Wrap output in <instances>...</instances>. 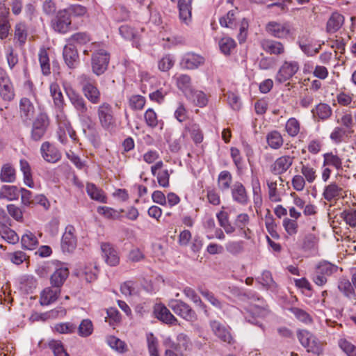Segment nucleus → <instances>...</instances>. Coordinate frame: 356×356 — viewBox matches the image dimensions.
<instances>
[{
    "instance_id": "8fccbe9b",
    "label": "nucleus",
    "mask_w": 356,
    "mask_h": 356,
    "mask_svg": "<svg viewBox=\"0 0 356 356\" xmlns=\"http://www.w3.org/2000/svg\"><path fill=\"white\" fill-rule=\"evenodd\" d=\"M106 341L111 348L119 353H124L127 351V345L125 343L114 336L108 337Z\"/></svg>"
},
{
    "instance_id": "dca6fc26",
    "label": "nucleus",
    "mask_w": 356,
    "mask_h": 356,
    "mask_svg": "<svg viewBox=\"0 0 356 356\" xmlns=\"http://www.w3.org/2000/svg\"><path fill=\"white\" fill-rule=\"evenodd\" d=\"M40 152L42 158L49 163H56L61 158L58 149L49 142H44L42 144Z\"/></svg>"
},
{
    "instance_id": "c756f323",
    "label": "nucleus",
    "mask_w": 356,
    "mask_h": 356,
    "mask_svg": "<svg viewBox=\"0 0 356 356\" xmlns=\"http://www.w3.org/2000/svg\"><path fill=\"white\" fill-rule=\"evenodd\" d=\"M19 191L17 186L11 185H3L0 188V199L8 201L17 200L19 197Z\"/></svg>"
},
{
    "instance_id": "4468645a",
    "label": "nucleus",
    "mask_w": 356,
    "mask_h": 356,
    "mask_svg": "<svg viewBox=\"0 0 356 356\" xmlns=\"http://www.w3.org/2000/svg\"><path fill=\"white\" fill-rule=\"evenodd\" d=\"M210 326L213 334L222 341L232 343L234 339L230 333L229 329L218 321H211Z\"/></svg>"
},
{
    "instance_id": "f03ea898",
    "label": "nucleus",
    "mask_w": 356,
    "mask_h": 356,
    "mask_svg": "<svg viewBox=\"0 0 356 356\" xmlns=\"http://www.w3.org/2000/svg\"><path fill=\"white\" fill-rule=\"evenodd\" d=\"M64 88L70 103L78 113L79 119L83 122L91 121L90 116L88 115V109L84 99L70 87L64 85Z\"/></svg>"
},
{
    "instance_id": "ddd939ff",
    "label": "nucleus",
    "mask_w": 356,
    "mask_h": 356,
    "mask_svg": "<svg viewBox=\"0 0 356 356\" xmlns=\"http://www.w3.org/2000/svg\"><path fill=\"white\" fill-rule=\"evenodd\" d=\"M76 247V238L74 236V228L72 226H67L63 235L61 241V248L65 252H72Z\"/></svg>"
},
{
    "instance_id": "f257e3e1",
    "label": "nucleus",
    "mask_w": 356,
    "mask_h": 356,
    "mask_svg": "<svg viewBox=\"0 0 356 356\" xmlns=\"http://www.w3.org/2000/svg\"><path fill=\"white\" fill-rule=\"evenodd\" d=\"M266 32L271 37L278 39H294V29L289 22L270 21L265 26Z\"/></svg>"
},
{
    "instance_id": "9b49d317",
    "label": "nucleus",
    "mask_w": 356,
    "mask_h": 356,
    "mask_svg": "<svg viewBox=\"0 0 356 356\" xmlns=\"http://www.w3.org/2000/svg\"><path fill=\"white\" fill-rule=\"evenodd\" d=\"M261 49L268 54L280 56L285 53V47L282 42L273 39H263L260 42Z\"/></svg>"
},
{
    "instance_id": "b1692460",
    "label": "nucleus",
    "mask_w": 356,
    "mask_h": 356,
    "mask_svg": "<svg viewBox=\"0 0 356 356\" xmlns=\"http://www.w3.org/2000/svg\"><path fill=\"white\" fill-rule=\"evenodd\" d=\"M154 313L158 319L168 323L174 324L177 322L176 318L170 313L169 309L161 304H158L154 307Z\"/></svg>"
},
{
    "instance_id": "f704fd0d",
    "label": "nucleus",
    "mask_w": 356,
    "mask_h": 356,
    "mask_svg": "<svg viewBox=\"0 0 356 356\" xmlns=\"http://www.w3.org/2000/svg\"><path fill=\"white\" fill-rule=\"evenodd\" d=\"M86 192L90 197L95 201L100 202H106V197L102 190L97 188L94 184H87Z\"/></svg>"
},
{
    "instance_id": "39448f33",
    "label": "nucleus",
    "mask_w": 356,
    "mask_h": 356,
    "mask_svg": "<svg viewBox=\"0 0 356 356\" xmlns=\"http://www.w3.org/2000/svg\"><path fill=\"white\" fill-rule=\"evenodd\" d=\"M110 56L104 49H99L92 56L91 65L94 74L99 76L104 73L108 67Z\"/></svg>"
},
{
    "instance_id": "6ab92c4d",
    "label": "nucleus",
    "mask_w": 356,
    "mask_h": 356,
    "mask_svg": "<svg viewBox=\"0 0 356 356\" xmlns=\"http://www.w3.org/2000/svg\"><path fill=\"white\" fill-rule=\"evenodd\" d=\"M204 63V58L193 53L186 54L181 59V65L188 70H194Z\"/></svg>"
},
{
    "instance_id": "0e129e2a",
    "label": "nucleus",
    "mask_w": 356,
    "mask_h": 356,
    "mask_svg": "<svg viewBox=\"0 0 356 356\" xmlns=\"http://www.w3.org/2000/svg\"><path fill=\"white\" fill-rule=\"evenodd\" d=\"M68 41L70 43L84 44L90 41V37L87 33L79 32L71 35Z\"/></svg>"
},
{
    "instance_id": "13d9d810",
    "label": "nucleus",
    "mask_w": 356,
    "mask_h": 356,
    "mask_svg": "<svg viewBox=\"0 0 356 356\" xmlns=\"http://www.w3.org/2000/svg\"><path fill=\"white\" fill-rule=\"evenodd\" d=\"M15 37L21 44L26 42L27 38V29L24 23L17 24L15 28Z\"/></svg>"
},
{
    "instance_id": "423d86ee",
    "label": "nucleus",
    "mask_w": 356,
    "mask_h": 356,
    "mask_svg": "<svg viewBox=\"0 0 356 356\" xmlns=\"http://www.w3.org/2000/svg\"><path fill=\"white\" fill-rule=\"evenodd\" d=\"M97 116L101 126L104 129L110 130L114 127L113 111L109 104L104 102L98 106Z\"/></svg>"
},
{
    "instance_id": "338daca9",
    "label": "nucleus",
    "mask_w": 356,
    "mask_h": 356,
    "mask_svg": "<svg viewBox=\"0 0 356 356\" xmlns=\"http://www.w3.org/2000/svg\"><path fill=\"white\" fill-rule=\"evenodd\" d=\"M184 295L189 298L191 301H193L195 304H196L197 306L204 308L205 305L201 300L199 296L196 293V292L190 287H186L184 289Z\"/></svg>"
},
{
    "instance_id": "603ef678",
    "label": "nucleus",
    "mask_w": 356,
    "mask_h": 356,
    "mask_svg": "<svg viewBox=\"0 0 356 356\" xmlns=\"http://www.w3.org/2000/svg\"><path fill=\"white\" fill-rule=\"evenodd\" d=\"M236 46L235 41L229 37L222 38L219 41V47L224 54H229Z\"/></svg>"
},
{
    "instance_id": "a878e982",
    "label": "nucleus",
    "mask_w": 356,
    "mask_h": 356,
    "mask_svg": "<svg viewBox=\"0 0 356 356\" xmlns=\"http://www.w3.org/2000/svg\"><path fill=\"white\" fill-rule=\"evenodd\" d=\"M192 1L179 0L178 2L180 19L186 24H188L191 22Z\"/></svg>"
},
{
    "instance_id": "4c0bfd02",
    "label": "nucleus",
    "mask_w": 356,
    "mask_h": 356,
    "mask_svg": "<svg viewBox=\"0 0 356 356\" xmlns=\"http://www.w3.org/2000/svg\"><path fill=\"white\" fill-rule=\"evenodd\" d=\"M38 60L40 65L42 72L44 75H48L51 73L49 58L47 50L41 48L38 52Z\"/></svg>"
},
{
    "instance_id": "864d4df0",
    "label": "nucleus",
    "mask_w": 356,
    "mask_h": 356,
    "mask_svg": "<svg viewBox=\"0 0 356 356\" xmlns=\"http://www.w3.org/2000/svg\"><path fill=\"white\" fill-rule=\"evenodd\" d=\"M48 346L52 350L54 356H69L60 341L51 340L49 342Z\"/></svg>"
},
{
    "instance_id": "aec40b11",
    "label": "nucleus",
    "mask_w": 356,
    "mask_h": 356,
    "mask_svg": "<svg viewBox=\"0 0 356 356\" xmlns=\"http://www.w3.org/2000/svg\"><path fill=\"white\" fill-rule=\"evenodd\" d=\"M164 344L166 346L174 348L179 351L186 350L191 346L189 337L184 333H180L177 337V343H175L171 339L168 338L165 340Z\"/></svg>"
},
{
    "instance_id": "5701e85b",
    "label": "nucleus",
    "mask_w": 356,
    "mask_h": 356,
    "mask_svg": "<svg viewBox=\"0 0 356 356\" xmlns=\"http://www.w3.org/2000/svg\"><path fill=\"white\" fill-rule=\"evenodd\" d=\"M233 200L238 204L245 205L248 202V195L245 186L241 182H236L232 188Z\"/></svg>"
},
{
    "instance_id": "a18cd8bd",
    "label": "nucleus",
    "mask_w": 356,
    "mask_h": 356,
    "mask_svg": "<svg viewBox=\"0 0 356 356\" xmlns=\"http://www.w3.org/2000/svg\"><path fill=\"white\" fill-rule=\"evenodd\" d=\"M49 89L54 104L58 106H62L64 99L59 85L55 82L52 83L50 85Z\"/></svg>"
},
{
    "instance_id": "2eb2a0df",
    "label": "nucleus",
    "mask_w": 356,
    "mask_h": 356,
    "mask_svg": "<svg viewBox=\"0 0 356 356\" xmlns=\"http://www.w3.org/2000/svg\"><path fill=\"white\" fill-rule=\"evenodd\" d=\"M19 115L24 122H30L35 112L33 102L27 97H22L19 102Z\"/></svg>"
},
{
    "instance_id": "473e14b6",
    "label": "nucleus",
    "mask_w": 356,
    "mask_h": 356,
    "mask_svg": "<svg viewBox=\"0 0 356 356\" xmlns=\"http://www.w3.org/2000/svg\"><path fill=\"white\" fill-rule=\"evenodd\" d=\"M21 243L24 248L30 250H35L38 245V238L30 231H26L22 235Z\"/></svg>"
},
{
    "instance_id": "e2e57ef3",
    "label": "nucleus",
    "mask_w": 356,
    "mask_h": 356,
    "mask_svg": "<svg viewBox=\"0 0 356 356\" xmlns=\"http://www.w3.org/2000/svg\"><path fill=\"white\" fill-rule=\"evenodd\" d=\"M97 212L108 219H118L120 218V212L107 207H99Z\"/></svg>"
},
{
    "instance_id": "c9c22d12",
    "label": "nucleus",
    "mask_w": 356,
    "mask_h": 356,
    "mask_svg": "<svg viewBox=\"0 0 356 356\" xmlns=\"http://www.w3.org/2000/svg\"><path fill=\"white\" fill-rule=\"evenodd\" d=\"M20 170L24 175V182L29 188L34 187V182L32 179L31 169L29 163L26 160L22 159L19 162Z\"/></svg>"
},
{
    "instance_id": "680f3d73",
    "label": "nucleus",
    "mask_w": 356,
    "mask_h": 356,
    "mask_svg": "<svg viewBox=\"0 0 356 356\" xmlns=\"http://www.w3.org/2000/svg\"><path fill=\"white\" fill-rule=\"evenodd\" d=\"M148 350L150 356H160L158 351V340L152 333L147 335Z\"/></svg>"
},
{
    "instance_id": "3c124183",
    "label": "nucleus",
    "mask_w": 356,
    "mask_h": 356,
    "mask_svg": "<svg viewBox=\"0 0 356 356\" xmlns=\"http://www.w3.org/2000/svg\"><path fill=\"white\" fill-rule=\"evenodd\" d=\"M301 173L302 176L309 183H313L316 178V169L309 164L302 165Z\"/></svg>"
},
{
    "instance_id": "5fc2aeb1",
    "label": "nucleus",
    "mask_w": 356,
    "mask_h": 356,
    "mask_svg": "<svg viewBox=\"0 0 356 356\" xmlns=\"http://www.w3.org/2000/svg\"><path fill=\"white\" fill-rule=\"evenodd\" d=\"M338 122L344 127V129L346 131H348V134H351L354 132L353 128L354 127L355 123L353 121V116L350 113H344L341 118V119L338 120Z\"/></svg>"
},
{
    "instance_id": "6e6d98bb",
    "label": "nucleus",
    "mask_w": 356,
    "mask_h": 356,
    "mask_svg": "<svg viewBox=\"0 0 356 356\" xmlns=\"http://www.w3.org/2000/svg\"><path fill=\"white\" fill-rule=\"evenodd\" d=\"M349 134L342 127H335L330 134V139L336 144L341 143Z\"/></svg>"
},
{
    "instance_id": "cd10ccee",
    "label": "nucleus",
    "mask_w": 356,
    "mask_h": 356,
    "mask_svg": "<svg viewBox=\"0 0 356 356\" xmlns=\"http://www.w3.org/2000/svg\"><path fill=\"white\" fill-rule=\"evenodd\" d=\"M177 88L181 90L185 96H188L193 88L191 87V79L186 74H178L174 76Z\"/></svg>"
},
{
    "instance_id": "f3484780",
    "label": "nucleus",
    "mask_w": 356,
    "mask_h": 356,
    "mask_svg": "<svg viewBox=\"0 0 356 356\" xmlns=\"http://www.w3.org/2000/svg\"><path fill=\"white\" fill-rule=\"evenodd\" d=\"M293 156L289 155L277 158L271 165V171L276 175H280L288 170L293 162Z\"/></svg>"
},
{
    "instance_id": "79ce46f5",
    "label": "nucleus",
    "mask_w": 356,
    "mask_h": 356,
    "mask_svg": "<svg viewBox=\"0 0 356 356\" xmlns=\"http://www.w3.org/2000/svg\"><path fill=\"white\" fill-rule=\"evenodd\" d=\"M68 137L72 139L73 143L78 141L76 132L70 125L66 126L64 129H60L58 132V139L62 144L65 145L67 143Z\"/></svg>"
},
{
    "instance_id": "c03bdc74",
    "label": "nucleus",
    "mask_w": 356,
    "mask_h": 356,
    "mask_svg": "<svg viewBox=\"0 0 356 356\" xmlns=\"http://www.w3.org/2000/svg\"><path fill=\"white\" fill-rule=\"evenodd\" d=\"M2 83L3 86H0V96L5 101H11L15 96L13 84L10 80Z\"/></svg>"
},
{
    "instance_id": "0eeeda50",
    "label": "nucleus",
    "mask_w": 356,
    "mask_h": 356,
    "mask_svg": "<svg viewBox=\"0 0 356 356\" xmlns=\"http://www.w3.org/2000/svg\"><path fill=\"white\" fill-rule=\"evenodd\" d=\"M168 306L177 315L186 321H194L197 318L195 311L188 304L181 300H171Z\"/></svg>"
},
{
    "instance_id": "6e6552de",
    "label": "nucleus",
    "mask_w": 356,
    "mask_h": 356,
    "mask_svg": "<svg viewBox=\"0 0 356 356\" xmlns=\"http://www.w3.org/2000/svg\"><path fill=\"white\" fill-rule=\"evenodd\" d=\"M48 126L49 118L47 114L44 113H39L33 122L31 138L35 141L41 140L46 133Z\"/></svg>"
},
{
    "instance_id": "052dcab7",
    "label": "nucleus",
    "mask_w": 356,
    "mask_h": 356,
    "mask_svg": "<svg viewBox=\"0 0 356 356\" xmlns=\"http://www.w3.org/2000/svg\"><path fill=\"white\" fill-rule=\"evenodd\" d=\"M337 267L330 262L322 261L316 267L318 273H322L325 277L329 276L337 271Z\"/></svg>"
},
{
    "instance_id": "393cba45",
    "label": "nucleus",
    "mask_w": 356,
    "mask_h": 356,
    "mask_svg": "<svg viewBox=\"0 0 356 356\" xmlns=\"http://www.w3.org/2000/svg\"><path fill=\"white\" fill-rule=\"evenodd\" d=\"M318 237L313 234H307L302 241V249L309 254H315L318 250Z\"/></svg>"
},
{
    "instance_id": "09e8293b",
    "label": "nucleus",
    "mask_w": 356,
    "mask_h": 356,
    "mask_svg": "<svg viewBox=\"0 0 356 356\" xmlns=\"http://www.w3.org/2000/svg\"><path fill=\"white\" fill-rule=\"evenodd\" d=\"M300 122L295 118H291L287 120L285 130L290 136H296L300 132Z\"/></svg>"
},
{
    "instance_id": "de8ad7c7",
    "label": "nucleus",
    "mask_w": 356,
    "mask_h": 356,
    "mask_svg": "<svg viewBox=\"0 0 356 356\" xmlns=\"http://www.w3.org/2000/svg\"><path fill=\"white\" fill-rule=\"evenodd\" d=\"M93 325L90 319H83L78 327V334L82 337H87L92 334Z\"/></svg>"
},
{
    "instance_id": "e433bc0d",
    "label": "nucleus",
    "mask_w": 356,
    "mask_h": 356,
    "mask_svg": "<svg viewBox=\"0 0 356 356\" xmlns=\"http://www.w3.org/2000/svg\"><path fill=\"white\" fill-rule=\"evenodd\" d=\"M186 97L192 100L199 107L205 106L208 102L207 95L201 90L193 89L191 93L188 96H186Z\"/></svg>"
},
{
    "instance_id": "72a5a7b5",
    "label": "nucleus",
    "mask_w": 356,
    "mask_h": 356,
    "mask_svg": "<svg viewBox=\"0 0 356 356\" xmlns=\"http://www.w3.org/2000/svg\"><path fill=\"white\" fill-rule=\"evenodd\" d=\"M323 165L332 166L336 170H342V159L332 152H327L323 154Z\"/></svg>"
},
{
    "instance_id": "2f4dec72",
    "label": "nucleus",
    "mask_w": 356,
    "mask_h": 356,
    "mask_svg": "<svg viewBox=\"0 0 356 356\" xmlns=\"http://www.w3.org/2000/svg\"><path fill=\"white\" fill-rule=\"evenodd\" d=\"M344 17L338 13H334L327 22V31L330 33H335L343 25Z\"/></svg>"
},
{
    "instance_id": "f8f14e48",
    "label": "nucleus",
    "mask_w": 356,
    "mask_h": 356,
    "mask_svg": "<svg viewBox=\"0 0 356 356\" xmlns=\"http://www.w3.org/2000/svg\"><path fill=\"white\" fill-rule=\"evenodd\" d=\"M102 257L110 266H116L120 264V256L117 250L110 243H104L101 245Z\"/></svg>"
},
{
    "instance_id": "bf43d9fd",
    "label": "nucleus",
    "mask_w": 356,
    "mask_h": 356,
    "mask_svg": "<svg viewBox=\"0 0 356 356\" xmlns=\"http://www.w3.org/2000/svg\"><path fill=\"white\" fill-rule=\"evenodd\" d=\"M282 225L289 235L293 236L298 232V225L296 220L285 218L283 220Z\"/></svg>"
},
{
    "instance_id": "c85d7f7f",
    "label": "nucleus",
    "mask_w": 356,
    "mask_h": 356,
    "mask_svg": "<svg viewBox=\"0 0 356 356\" xmlns=\"http://www.w3.org/2000/svg\"><path fill=\"white\" fill-rule=\"evenodd\" d=\"M63 55L67 66L70 68L74 67L78 58V53L72 44L70 43L65 46Z\"/></svg>"
},
{
    "instance_id": "4be33fe9",
    "label": "nucleus",
    "mask_w": 356,
    "mask_h": 356,
    "mask_svg": "<svg viewBox=\"0 0 356 356\" xmlns=\"http://www.w3.org/2000/svg\"><path fill=\"white\" fill-rule=\"evenodd\" d=\"M284 180L280 177L275 179H269L267 180V186L268 189V198L271 202H281L282 197L277 191V186L282 185Z\"/></svg>"
},
{
    "instance_id": "bb28decb",
    "label": "nucleus",
    "mask_w": 356,
    "mask_h": 356,
    "mask_svg": "<svg viewBox=\"0 0 356 356\" xmlns=\"http://www.w3.org/2000/svg\"><path fill=\"white\" fill-rule=\"evenodd\" d=\"M60 289L45 288L40 294V302L42 305H48L55 302L60 295Z\"/></svg>"
},
{
    "instance_id": "7c9ffc66",
    "label": "nucleus",
    "mask_w": 356,
    "mask_h": 356,
    "mask_svg": "<svg viewBox=\"0 0 356 356\" xmlns=\"http://www.w3.org/2000/svg\"><path fill=\"white\" fill-rule=\"evenodd\" d=\"M312 113L314 118L324 120L331 116L332 109L328 104L320 103L312 110Z\"/></svg>"
},
{
    "instance_id": "69168bd1",
    "label": "nucleus",
    "mask_w": 356,
    "mask_h": 356,
    "mask_svg": "<svg viewBox=\"0 0 356 356\" xmlns=\"http://www.w3.org/2000/svg\"><path fill=\"white\" fill-rule=\"evenodd\" d=\"M338 288L346 297L349 298L353 297L355 295L353 286L348 280H341L339 283Z\"/></svg>"
},
{
    "instance_id": "7ed1b4c3",
    "label": "nucleus",
    "mask_w": 356,
    "mask_h": 356,
    "mask_svg": "<svg viewBox=\"0 0 356 356\" xmlns=\"http://www.w3.org/2000/svg\"><path fill=\"white\" fill-rule=\"evenodd\" d=\"M297 337L301 345L307 348V352L318 355L323 353V343L309 331L306 330H299L297 333Z\"/></svg>"
},
{
    "instance_id": "a19ab883",
    "label": "nucleus",
    "mask_w": 356,
    "mask_h": 356,
    "mask_svg": "<svg viewBox=\"0 0 356 356\" xmlns=\"http://www.w3.org/2000/svg\"><path fill=\"white\" fill-rule=\"evenodd\" d=\"M266 140L268 145L272 149H279L282 147L284 143L282 135L277 131H273L268 134Z\"/></svg>"
},
{
    "instance_id": "37998d69",
    "label": "nucleus",
    "mask_w": 356,
    "mask_h": 356,
    "mask_svg": "<svg viewBox=\"0 0 356 356\" xmlns=\"http://www.w3.org/2000/svg\"><path fill=\"white\" fill-rule=\"evenodd\" d=\"M186 129L190 132L191 136L195 143H200L202 142L203 134L198 124L190 122L186 127Z\"/></svg>"
},
{
    "instance_id": "774afa93",
    "label": "nucleus",
    "mask_w": 356,
    "mask_h": 356,
    "mask_svg": "<svg viewBox=\"0 0 356 356\" xmlns=\"http://www.w3.org/2000/svg\"><path fill=\"white\" fill-rule=\"evenodd\" d=\"M174 60L170 55L163 56L158 63V67L162 72L170 70L174 65Z\"/></svg>"
},
{
    "instance_id": "58836bf2",
    "label": "nucleus",
    "mask_w": 356,
    "mask_h": 356,
    "mask_svg": "<svg viewBox=\"0 0 356 356\" xmlns=\"http://www.w3.org/2000/svg\"><path fill=\"white\" fill-rule=\"evenodd\" d=\"M0 179L3 182H14L16 179L15 170L10 164H4L1 169Z\"/></svg>"
},
{
    "instance_id": "49530a36",
    "label": "nucleus",
    "mask_w": 356,
    "mask_h": 356,
    "mask_svg": "<svg viewBox=\"0 0 356 356\" xmlns=\"http://www.w3.org/2000/svg\"><path fill=\"white\" fill-rule=\"evenodd\" d=\"M232 181V175L228 171H222L218 176V187L222 191H227L230 188Z\"/></svg>"
},
{
    "instance_id": "a211bd4d",
    "label": "nucleus",
    "mask_w": 356,
    "mask_h": 356,
    "mask_svg": "<svg viewBox=\"0 0 356 356\" xmlns=\"http://www.w3.org/2000/svg\"><path fill=\"white\" fill-rule=\"evenodd\" d=\"M346 191L336 183H331L325 187L323 193V197L327 201L337 200L346 195Z\"/></svg>"
},
{
    "instance_id": "ea45409f",
    "label": "nucleus",
    "mask_w": 356,
    "mask_h": 356,
    "mask_svg": "<svg viewBox=\"0 0 356 356\" xmlns=\"http://www.w3.org/2000/svg\"><path fill=\"white\" fill-rule=\"evenodd\" d=\"M225 248L228 253L236 256L243 252L244 242L243 241H229L225 243Z\"/></svg>"
},
{
    "instance_id": "1a4fd4ad",
    "label": "nucleus",
    "mask_w": 356,
    "mask_h": 356,
    "mask_svg": "<svg viewBox=\"0 0 356 356\" xmlns=\"http://www.w3.org/2000/svg\"><path fill=\"white\" fill-rule=\"evenodd\" d=\"M70 13L67 9L59 10L52 21L53 29L60 33H67L71 25Z\"/></svg>"
},
{
    "instance_id": "20e7f679",
    "label": "nucleus",
    "mask_w": 356,
    "mask_h": 356,
    "mask_svg": "<svg viewBox=\"0 0 356 356\" xmlns=\"http://www.w3.org/2000/svg\"><path fill=\"white\" fill-rule=\"evenodd\" d=\"M82 91L86 98L92 104H97L100 102L101 92L95 81L85 75L81 76Z\"/></svg>"
},
{
    "instance_id": "412c9836",
    "label": "nucleus",
    "mask_w": 356,
    "mask_h": 356,
    "mask_svg": "<svg viewBox=\"0 0 356 356\" xmlns=\"http://www.w3.org/2000/svg\"><path fill=\"white\" fill-rule=\"evenodd\" d=\"M69 275L68 268L64 265L57 267L51 276V284L55 288L59 289Z\"/></svg>"
},
{
    "instance_id": "4d7b16f0",
    "label": "nucleus",
    "mask_w": 356,
    "mask_h": 356,
    "mask_svg": "<svg viewBox=\"0 0 356 356\" xmlns=\"http://www.w3.org/2000/svg\"><path fill=\"white\" fill-rule=\"evenodd\" d=\"M290 311L300 321L305 324H309L312 322V318L311 316L303 309H301L298 307H293L290 309Z\"/></svg>"
},
{
    "instance_id": "9d476101",
    "label": "nucleus",
    "mask_w": 356,
    "mask_h": 356,
    "mask_svg": "<svg viewBox=\"0 0 356 356\" xmlns=\"http://www.w3.org/2000/svg\"><path fill=\"white\" fill-rule=\"evenodd\" d=\"M299 70V64L297 61H284L280 67L276 75V81L284 83L289 80Z\"/></svg>"
}]
</instances>
